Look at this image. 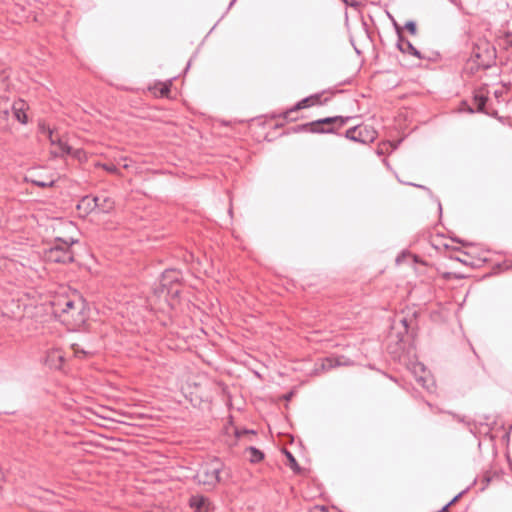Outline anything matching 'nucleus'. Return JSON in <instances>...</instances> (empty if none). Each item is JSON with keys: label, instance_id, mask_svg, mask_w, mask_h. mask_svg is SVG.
<instances>
[{"label": "nucleus", "instance_id": "72a5a7b5", "mask_svg": "<svg viewBox=\"0 0 512 512\" xmlns=\"http://www.w3.org/2000/svg\"><path fill=\"white\" fill-rule=\"evenodd\" d=\"M468 111H469L470 113H474V112H475V110H474L473 108H471V107H469V108H468Z\"/></svg>", "mask_w": 512, "mask_h": 512}, {"label": "nucleus", "instance_id": "aec40b11", "mask_svg": "<svg viewBox=\"0 0 512 512\" xmlns=\"http://www.w3.org/2000/svg\"><path fill=\"white\" fill-rule=\"evenodd\" d=\"M285 454L287 456V459H288V462H289V467L295 472V473H300L301 472V468L297 462V460L295 459V457L293 456V454L287 450H285Z\"/></svg>", "mask_w": 512, "mask_h": 512}, {"label": "nucleus", "instance_id": "f257e3e1", "mask_svg": "<svg viewBox=\"0 0 512 512\" xmlns=\"http://www.w3.org/2000/svg\"><path fill=\"white\" fill-rule=\"evenodd\" d=\"M53 314L69 329L82 327L87 320L86 302L79 296H60L52 301Z\"/></svg>", "mask_w": 512, "mask_h": 512}, {"label": "nucleus", "instance_id": "7ed1b4c3", "mask_svg": "<svg viewBox=\"0 0 512 512\" xmlns=\"http://www.w3.org/2000/svg\"><path fill=\"white\" fill-rule=\"evenodd\" d=\"M471 59H474L476 70H488L496 65V48L488 40L479 39L473 45Z\"/></svg>", "mask_w": 512, "mask_h": 512}, {"label": "nucleus", "instance_id": "6e6552de", "mask_svg": "<svg viewBox=\"0 0 512 512\" xmlns=\"http://www.w3.org/2000/svg\"><path fill=\"white\" fill-rule=\"evenodd\" d=\"M344 136L353 142L369 144L377 138L378 133L371 126L361 124L347 129Z\"/></svg>", "mask_w": 512, "mask_h": 512}, {"label": "nucleus", "instance_id": "bb28decb", "mask_svg": "<svg viewBox=\"0 0 512 512\" xmlns=\"http://www.w3.org/2000/svg\"><path fill=\"white\" fill-rule=\"evenodd\" d=\"M346 6L357 8L359 6L358 1L356 0H347V3H344Z\"/></svg>", "mask_w": 512, "mask_h": 512}, {"label": "nucleus", "instance_id": "39448f33", "mask_svg": "<svg viewBox=\"0 0 512 512\" xmlns=\"http://www.w3.org/2000/svg\"><path fill=\"white\" fill-rule=\"evenodd\" d=\"M181 279L182 274L180 271L175 269L165 270L161 275L158 287V290L160 291L161 295H164L165 298L178 297L181 292Z\"/></svg>", "mask_w": 512, "mask_h": 512}, {"label": "nucleus", "instance_id": "f704fd0d", "mask_svg": "<svg viewBox=\"0 0 512 512\" xmlns=\"http://www.w3.org/2000/svg\"><path fill=\"white\" fill-rule=\"evenodd\" d=\"M501 94L499 91H495V96L498 97Z\"/></svg>", "mask_w": 512, "mask_h": 512}, {"label": "nucleus", "instance_id": "5701e85b", "mask_svg": "<svg viewBox=\"0 0 512 512\" xmlns=\"http://www.w3.org/2000/svg\"><path fill=\"white\" fill-rule=\"evenodd\" d=\"M247 434L255 435V431L254 430H249V429H236L235 430V436L237 438H241V437H243L244 435H247Z\"/></svg>", "mask_w": 512, "mask_h": 512}, {"label": "nucleus", "instance_id": "b1692460", "mask_svg": "<svg viewBox=\"0 0 512 512\" xmlns=\"http://www.w3.org/2000/svg\"><path fill=\"white\" fill-rule=\"evenodd\" d=\"M103 168L111 174H116L119 171L118 167L113 163L103 164Z\"/></svg>", "mask_w": 512, "mask_h": 512}, {"label": "nucleus", "instance_id": "9b49d317", "mask_svg": "<svg viewBox=\"0 0 512 512\" xmlns=\"http://www.w3.org/2000/svg\"><path fill=\"white\" fill-rule=\"evenodd\" d=\"M485 90L486 89L482 87L474 93L473 104L476 106L477 112L484 113L487 115H494V113L489 112L486 108L488 96Z\"/></svg>", "mask_w": 512, "mask_h": 512}, {"label": "nucleus", "instance_id": "412c9836", "mask_svg": "<svg viewBox=\"0 0 512 512\" xmlns=\"http://www.w3.org/2000/svg\"><path fill=\"white\" fill-rule=\"evenodd\" d=\"M11 105L6 100L0 101V120L5 119L8 115Z\"/></svg>", "mask_w": 512, "mask_h": 512}, {"label": "nucleus", "instance_id": "2f4dec72", "mask_svg": "<svg viewBox=\"0 0 512 512\" xmlns=\"http://www.w3.org/2000/svg\"><path fill=\"white\" fill-rule=\"evenodd\" d=\"M292 396H293V393H292V392H290V393H288V394H286V395L284 396V399H286V400H290Z\"/></svg>", "mask_w": 512, "mask_h": 512}, {"label": "nucleus", "instance_id": "ddd939ff", "mask_svg": "<svg viewBox=\"0 0 512 512\" xmlns=\"http://www.w3.org/2000/svg\"><path fill=\"white\" fill-rule=\"evenodd\" d=\"M27 108V104L24 100H17L11 105V109L13 112V116L17 121H19L22 124H26L28 119L27 115L25 113V110Z\"/></svg>", "mask_w": 512, "mask_h": 512}, {"label": "nucleus", "instance_id": "20e7f679", "mask_svg": "<svg viewBox=\"0 0 512 512\" xmlns=\"http://www.w3.org/2000/svg\"><path fill=\"white\" fill-rule=\"evenodd\" d=\"M224 464L219 458H214L209 462L204 463L196 475L194 480L201 485L214 489L220 482V473L223 470Z\"/></svg>", "mask_w": 512, "mask_h": 512}, {"label": "nucleus", "instance_id": "f3484780", "mask_svg": "<svg viewBox=\"0 0 512 512\" xmlns=\"http://www.w3.org/2000/svg\"><path fill=\"white\" fill-rule=\"evenodd\" d=\"M322 131L323 130H315L313 128V123L312 122H308V123H304V124H299V125L293 126L291 128V132H293V133L309 132V133L315 134V132H322Z\"/></svg>", "mask_w": 512, "mask_h": 512}, {"label": "nucleus", "instance_id": "f8f14e48", "mask_svg": "<svg viewBox=\"0 0 512 512\" xmlns=\"http://www.w3.org/2000/svg\"><path fill=\"white\" fill-rule=\"evenodd\" d=\"M100 200V196H84L78 203L77 209L83 210L85 214H89L97 209L98 201Z\"/></svg>", "mask_w": 512, "mask_h": 512}, {"label": "nucleus", "instance_id": "4468645a", "mask_svg": "<svg viewBox=\"0 0 512 512\" xmlns=\"http://www.w3.org/2000/svg\"><path fill=\"white\" fill-rule=\"evenodd\" d=\"M26 181L40 188L53 187L56 183L53 176H47L45 178L30 176L29 178H26Z\"/></svg>", "mask_w": 512, "mask_h": 512}, {"label": "nucleus", "instance_id": "1a4fd4ad", "mask_svg": "<svg viewBox=\"0 0 512 512\" xmlns=\"http://www.w3.org/2000/svg\"><path fill=\"white\" fill-rule=\"evenodd\" d=\"M394 26L397 32V48L405 54L413 55L417 57L418 59H421L422 56L420 52L413 46V44L406 39L402 34V28L394 22Z\"/></svg>", "mask_w": 512, "mask_h": 512}, {"label": "nucleus", "instance_id": "c9c22d12", "mask_svg": "<svg viewBox=\"0 0 512 512\" xmlns=\"http://www.w3.org/2000/svg\"><path fill=\"white\" fill-rule=\"evenodd\" d=\"M343 3H347V0H341Z\"/></svg>", "mask_w": 512, "mask_h": 512}, {"label": "nucleus", "instance_id": "a878e982", "mask_svg": "<svg viewBox=\"0 0 512 512\" xmlns=\"http://www.w3.org/2000/svg\"><path fill=\"white\" fill-rule=\"evenodd\" d=\"M160 96L164 97V96H167L170 92V85L169 84H161V88H160Z\"/></svg>", "mask_w": 512, "mask_h": 512}, {"label": "nucleus", "instance_id": "423d86ee", "mask_svg": "<svg viewBox=\"0 0 512 512\" xmlns=\"http://www.w3.org/2000/svg\"><path fill=\"white\" fill-rule=\"evenodd\" d=\"M324 91L320 93L312 94L308 97L303 98L297 102L293 107L287 109L279 117H282L285 121H296L298 117L293 116L294 113L301 109L309 108L317 105H324L329 101V98H323Z\"/></svg>", "mask_w": 512, "mask_h": 512}, {"label": "nucleus", "instance_id": "c756f323", "mask_svg": "<svg viewBox=\"0 0 512 512\" xmlns=\"http://www.w3.org/2000/svg\"><path fill=\"white\" fill-rule=\"evenodd\" d=\"M408 184H409V185H412V186H415V187H418V188H420V189H423V190H425V191H427V192L431 193V190H430L428 187H426V186L418 185V184H414V183H408Z\"/></svg>", "mask_w": 512, "mask_h": 512}, {"label": "nucleus", "instance_id": "a211bd4d", "mask_svg": "<svg viewBox=\"0 0 512 512\" xmlns=\"http://www.w3.org/2000/svg\"><path fill=\"white\" fill-rule=\"evenodd\" d=\"M247 451L250 454V462L252 463H258L264 458V453L254 446L248 447Z\"/></svg>", "mask_w": 512, "mask_h": 512}, {"label": "nucleus", "instance_id": "6ab92c4d", "mask_svg": "<svg viewBox=\"0 0 512 512\" xmlns=\"http://www.w3.org/2000/svg\"><path fill=\"white\" fill-rule=\"evenodd\" d=\"M341 365H346V363L342 362L340 357H327L323 363V367L327 369H332Z\"/></svg>", "mask_w": 512, "mask_h": 512}, {"label": "nucleus", "instance_id": "9d476101", "mask_svg": "<svg viewBox=\"0 0 512 512\" xmlns=\"http://www.w3.org/2000/svg\"><path fill=\"white\" fill-rule=\"evenodd\" d=\"M188 505L195 512H209L212 506L210 500L200 494L192 495L189 498Z\"/></svg>", "mask_w": 512, "mask_h": 512}, {"label": "nucleus", "instance_id": "dca6fc26", "mask_svg": "<svg viewBox=\"0 0 512 512\" xmlns=\"http://www.w3.org/2000/svg\"><path fill=\"white\" fill-rule=\"evenodd\" d=\"M101 200L98 201L97 209L104 213H109L114 208V201L109 197L100 196Z\"/></svg>", "mask_w": 512, "mask_h": 512}, {"label": "nucleus", "instance_id": "4be33fe9", "mask_svg": "<svg viewBox=\"0 0 512 512\" xmlns=\"http://www.w3.org/2000/svg\"><path fill=\"white\" fill-rule=\"evenodd\" d=\"M404 28L411 34L416 35L417 34V25L416 22L413 20H409L405 23Z\"/></svg>", "mask_w": 512, "mask_h": 512}, {"label": "nucleus", "instance_id": "0eeeda50", "mask_svg": "<svg viewBox=\"0 0 512 512\" xmlns=\"http://www.w3.org/2000/svg\"><path fill=\"white\" fill-rule=\"evenodd\" d=\"M354 117L352 116H332L320 118L312 121L315 130H323L315 132V134H336L337 131L349 123Z\"/></svg>", "mask_w": 512, "mask_h": 512}, {"label": "nucleus", "instance_id": "cd10ccee", "mask_svg": "<svg viewBox=\"0 0 512 512\" xmlns=\"http://www.w3.org/2000/svg\"><path fill=\"white\" fill-rule=\"evenodd\" d=\"M505 39L508 43V45L512 48V32H506Z\"/></svg>", "mask_w": 512, "mask_h": 512}, {"label": "nucleus", "instance_id": "f03ea898", "mask_svg": "<svg viewBox=\"0 0 512 512\" xmlns=\"http://www.w3.org/2000/svg\"><path fill=\"white\" fill-rule=\"evenodd\" d=\"M77 242L78 240L73 238L64 239L56 237L46 248H44L43 257L47 262L51 263H73L74 252L72 251V245Z\"/></svg>", "mask_w": 512, "mask_h": 512}, {"label": "nucleus", "instance_id": "393cba45", "mask_svg": "<svg viewBox=\"0 0 512 512\" xmlns=\"http://www.w3.org/2000/svg\"><path fill=\"white\" fill-rule=\"evenodd\" d=\"M310 512H330V509L324 505H315L311 508Z\"/></svg>", "mask_w": 512, "mask_h": 512}, {"label": "nucleus", "instance_id": "473e14b6", "mask_svg": "<svg viewBox=\"0 0 512 512\" xmlns=\"http://www.w3.org/2000/svg\"><path fill=\"white\" fill-rule=\"evenodd\" d=\"M401 322L403 323V325H404L405 327H407V320H406V318H403V319L401 320Z\"/></svg>", "mask_w": 512, "mask_h": 512}, {"label": "nucleus", "instance_id": "7c9ffc66", "mask_svg": "<svg viewBox=\"0 0 512 512\" xmlns=\"http://www.w3.org/2000/svg\"><path fill=\"white\" fill-rule=\"evenodd\" d=\"M52 356H57L58 360L60 363H62L64 361V357L61 355V354H58V353H55L53 352L52 354H50L48 357H52Z\"/></svg>", "mask_w": 512, "mask_h": 512}, {"label": "nucleus", "instance_id": "2eb2a0df", "mask_svg": "<svg viewBox=\"0 0 512 512\" xmlns=\"http://www.w3.org/2000/svg\"><path fill=\"white\" fill-rule=\"evenodd\" d=\"M49 139L52 145H58L62 154L71 153V147L66 142L55 136L52 130H49Z\"/></svg>", "mask_w": 512, "mask_h": 512}, {"label": "nucleus", "instance_id": "c85d7f7f", "mask_svg": "<svg viewBox=\"0 0 512 512\" xmlns=\"http://www.w3.org/2000/svg\"><path fill=\"white\" fill-rule=\"evenodd\" d=\"M479 70H476V64L474 63V59H471V65L469 67L470 74H475Z\"/></svg>", "mask_w": 512, "mask_h": 512}]
</instances>
